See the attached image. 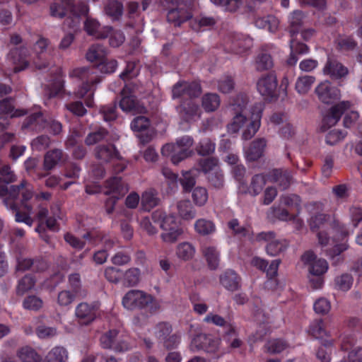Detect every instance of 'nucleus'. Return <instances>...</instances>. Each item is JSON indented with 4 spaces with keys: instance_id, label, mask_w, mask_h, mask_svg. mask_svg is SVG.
I'll use <instances>...</instances> for the list:
<instances>
[{
    "instance_id": "1",
    "label": "nucleus",
    "mask_w": 362,
    "mask_h": 362,
    "mask_svg": "<svg viewBox=\"0 0 362 362\" xmlns=\"http://www.w3.org/2000/svg\"><path fill=\"white\" fill-rule=\"evenodd\" d=\"M117 67L115 59H109L107 57L97 64V66L79 67L73 69L69 73L71 78H77L82 81L81 86L75 91L76 98H84L85 104L88 107L94 105V93L96 85L101 81L98 71L103 74H112Z\"/></svg>"
},
{
    "instance_id": "2",
    "label": "nucleus",
    "mask_w": 362,
    "mask_h": 362,
    "mask_svg": "<svg viewBox=\"0 0 362 362\" xmlns=\"http://www.w3.org/2000/svg\"><path fill=\"white\" fill-rule=\"evenodd\" d=\"M33 196L31 185L25 180H23L19 185H0V198L7 208L15 213V221L24 223L31 226L33 220L30 217L33 210L31 205L28 204Z\"/></svg>"
},
{
    "instance_id": "3",
    "label": "nucleus",
    "mask_w": 362,
    "mask_h": 362,
    "mask_svg": "<svg viewBox=\"0 0 362 362\" xmlns=\"http://www.w3.org/2000/svg\"><path fill=\"white\" fill-rule=\"evenodd\" d=\"M248 103V98L244 93H240L233 99L231 104L233 110L235 112L233 121L228 125V131L230 133H237L243 127L246 128L242 134L243 140L251 139L257 132L261 124L262 108L255 106L252 109L251 117L248 119L243 112Z\"/></svg>"
},
{
    "instance_id": "4",
    "label": "nucleus",
    "mask_w": 362,
    "mask_h": 362,
    "mask_svg": "<svg viewBox=\"0 0 362 362\" xmlns=\"http://www.w3.org/2000/svg\"><path fill=\"white\" fill-rule=\"evenodd\" d=\"M331 230L332 233V239H330L327 232L320 230L317 233L318 241L322 247H326L328 245H332V248L325 250L326 255L331 258L337 257L339 259L340 254L348 248L346 238L349 235V232L346 226L338 221H333Z\"/></svg>"
},
{
    "instance_id": "5",
    "label": "nucleus",
    "mask_w": 362,
    "mask_h": 362,
    "mask_svg": "<svg viewBox=\"0 0 362 362\" xmlns=\"http://www.w3.org/2000/svg\"><path fill=\"white\" fill-rule=\"evenodd\" d=\"M122 305L129 310H140L146 317L156 314L160 308V302L151 294L141 290L129 291L122 298Z\"/></svg>"
},
{
    "instance_id": "6",
    "label": "nucleus",
    "mask_w": 362,
    "mask_h": 362,
    "mask_svg": "<svg viewBox=\"0 0 362 362\" xmlns=\"http://www.w3.org/2000/svg\"><path fill=\"white\" fill-rule=\"evenodd\" d=\"M167 11V21L174 26H180L192 18L193 0H163Z\"/></svg>"
},
{
    "instance_id": "7",
    "label": "nucleus",
    "mask_w": 362,
    "mask_h": 362,
    "mask_svg": "<svg viewBox=\"0 0 362 362\" xmlns=\"http://www.w3.org/2000/svg\"><path fill=\"white\" fill-rule=\"evenodd\" d=\"M194 143L192 136L185 135L177 139L175 144H166L161 148L163 156L170 157L172 163L177 165L192 154L191 147Z\"/></svg>"
},
{
    "instance_id": "8",
    "label": "nucleus",
    "mask_w": 362,
    "mask_h": 362,
    "mask_svg": "<svg viewBox=\"0 0 362 362\" xmlns=\"http://www.w3.org/2000/svg\"><path fill=\"white\" fill-rule=\"evenodd\" d=\"M95 158L104 163H111L115 174L123 172L127 168V161L123 158L115 146L112 144H100L95 147Z\"/></svg>"
},
{
    "instance_id": "9",
    "label": "nucleus",
    "mask_w": 362,
    "mask_h": 362,
    "mask_svg": "<svg viewBox=\"0 0 362 362\" xmlns=\"http://www.w3.org/2000/svg\"><path fill=\"white\" fill-rule=\"evenodd\" d=\"M63 4L69 13V16L64 20V28L76 31L80 26L81 16L88 13V6L86 2L78 0H63Z\"/></svg>"
},
{
    "instance_id": "10",
    "label": "nucleus",
    "mask_w": 362,
    "mask_h": 362,
    "mask_svg": "<svg viewBox=\"0 0 362 362\" xmlns=\"http://www.w3.org/2000/svg\"><path fill=\"white\" fill-rule=\"evenodd\" d=\"M172 332V325L167 322H160L154 328V334L158 343L168 350L177 348L181 341V335Z\"/></svg>"
},
{
    "instance_id": "11",
    "label": "nucleus",
    "mask_w": 362,
    "mask_h": 362,
    "mask_svg": "<svg viewBox=\"0 0 362 362\" xmlns=\"http://www.w3.org/2000/svg\"><path fill=\"white\" fill-rule=\"evenodd\" d=\"M257 242L264 241L266 245L267 253L275 257L284 252L288 246V243L285 239H276V233L273 231L261 232L256 235Z\"/></svg>"
},
{
    "instance_id": "12",
    "label": "nucleus",
    "mask_w": 362,
    "mask_h": 362,
    "mask_svg": "<svg viewBox=\"0 0 362 362\" xmlns=\"http://www.w3.org/2000/svg\"><path fill=\"white\" fill-rule=\"evenodd\" d=\"M119 107L124 112H141L144 107L141 106L135 95V86L127 83L120 93Z\"/></svg>"
},
{
    "instance_id": "13",
    "label": "nucleus",
    "mask_w": 362,
    "mask_h": 362,
    "mask_svg": "<svg viewBox=\"0 0 362 362\" xmlns=\"http://www.w3.org/2000/svg\"><path fill=\"white\" fill-rule=\"evenodd\" d=\"M160 228L163 232L160 238L163 242L173 243L180 238L184 233L183 228L180 221L173 215H169L163 223H160Z\"/></svg>"
},
{
    "instance_id": "14",
    "label": "nucleus",
    "mask_w": 362,
    "mask_h": 362,
    "mask_svg": "<svg viewBox=\"0 0 362 362\" xmlns=\"http://www.w3.org/2000/svg\"><path fill=\"white\" fill-rule=\"evenodd\" d=\"M176 111L180 120L188 124L199 119L202 114L199 105L193 99L182 100Z\"/></svg>"
},
{
    "instance_id": "15",
    "label": "nucleus",
    "mask_w": 362,
    "mask_h": 362,
    "mask_svg": "<svg viewBox=\"0 0 362 362\" xmlns=\"http://www.w3.org/2000/svg\"><path fill=\"white\" fill-rule=\"evenodd\" d=\"M278 81L274 72L263 74L257 82V89L264 97L268 99L276 98Z\"/></svg>"
},
{
    "instance_id": "16",
    "label": "nucleus",
    "mask_w": 362,
    "mask_h": 362,
    "mask_svg": "<svg viewBox=\"0 0 362 362\" xmlns=\"http://www.w3.org/2000/svg\"><path fill=\"white\" fill-rule=\"evenodd\" d=\"M252 46V39L240 33L230 34L226 45V49L230 52L242 54Z\"/></svg>"
},
{
    "instance_id": "17",
    "label": "nucleus",
    "mask_w": 362,
    "mask_h": 362,
    "mask_svg": "<svg viewBox=\"0 0 362 362\" xmlns=\"http://www.w3.org/2000/svg\"><path fill=\"white\" fill-rule=\"evenodd\" d=\"M307 209L313 214L310 221L311 230L315 232L325 224L329 216L322 213L324 210V204L321 202H312L308 204Z\"/></svg>"
},
{
    "instance_id": "18",
    "label": "nucleus",
    "mask_w": 362,
    "mask_h": 362,
    "mask_svg": "<svg viewBox=\"0 0 362 362\" xmlns=\"http://www.w3.org/2000/svg\"><path fill=\"white\" fill-rule=\"evenodd\" d=\"M98 309L97 302L90 304L83 302L76 307L75 315L80 324L87 325L95 320Z\"/></svg>"
},
{
    "instance_id": "19",
    "label": "nucleus",
    "mask_w": 362,
    "mask_h": 362,
    "mask_svg": "<svg viewBox=\"0 0 362 362\" xmlns=\"http://www.w3.org/2000/svg\"><path fill=\"white\" fill-rule=\"evenodd\" d=\"M119 332L110 329L100 337V344L104 349H112L117 352L127 351L129 345L127 342L119 339Z\"/></svg>"
},
{
    "instance_id": "20",
    "label": "nucleus",
    "mask_w": 362,
    "mask_h": 362,
    "mask_svg": "<svg viewBox=\"0 0 362 362\" xmlns=\"http://www.w3.org/2000/svg\"><path fill=\"white\" fill-rule=\"evenodd\" d=\"M28 50L25 47H15L10 50L8 59L13 65V72L18 73L28 68Z\"/></svg>"
},
{
    "instance_id": "21",
    "label": "nucleus",
    "mask_w": 362,
    "mask_h": 362,
    "mask_svg": "<svg viewBox=\"0 0 362 362\" xmlns=\"http://www.w3.org/2000/svg\"><path fill=\"white\" fill-rule=\"evenodd\" d=\"M318 98L323 103L332 104L339 100L340 90L338 88L332 86V84L325 81L320 84L315 89Z\"/></svg>"
},
{
    "instance_id": "22",
    "label": "nucleus",
    "mask_w": 362,
    "mask_h": 362,
    "mask_svg": "<svg viewBox=\"0 0 362 362\" xmlns=\"http://www.w3.org/2000/svg\"><path fill=\"white\" fill-rule=\"evenodd\" d=\"M218 341L211 335L204 333L197 334L190 344V349L193 351L203 350L205 352H214L218 347Z\"/></svg>"
},
{
    "instance_id": "23",
    "label": "nucleus",
    "mask_w": 362,
    "mask_h": 362,
    "mask_svg": "<svg viewBox=\"0 0 362 362\" xmlns=\"http://www.w3.org/2000/svg\"><path fill=\"white\" fill-rule=\"evenodd\" d=\"M351 106L349 101H342L334 105L329 110V112L322 119V127L324 130L335 125L340 119L344 112Z\"/></svg>"
},
{
    "instance_id": "24",
    "label": "nucleus",
    "mask_w": 362,
    "mask_h": 362,
    "mask_svg": "<svg viewBox=\"0 0 362 362\" xmlns=\"http://www.w3.org/2000/svg\"><path fill=\"white\" fill-rule=\"evenodd\" d=\"M267 180L272 183H276L281 190L288 189L293 180V176L288 170L274 168L267 174Z\"/></svg>"
},
{
    "instance_id": "25",
    "label": "nucleus",
    "mask_w": 362,
    "mask_h": 362,
    "mask_svg": "<svg viewBox=\"0 0 362 362\" xmlns=\"http://www.w3.org/2000/svg\"><path fill=\"white\" fill-rule=\"evenodd\" d=\"M323 74L332 80H339L346 76L349 70L337 59L328 57L323 68Z\"/></svg>"
},
{
    "instance_id": "26",
    "label": "nucleus",
    "mask_w": 362,
    "mask_h": 362,
    "mask_svg": "<svg viewBox=\"0 0 362 362\" xmlns=\"http://www.w3.org/2000/svg\"><path fill=\"white\" fill-rule=\"evenodd\" d=\"M47 119L41 111L30 114L23 121L22 129H29L36 132H40L47 127Z\"/></svg>"
},
{
    "instance_id": "27",
    "label": "nucleus",
    "mask_w": 362,
    "mask_h": 362,
    "mask_svg": "<svg viewBox=\"0 0 362 362\" xmlns=\"http://www.w3.org/2000/svg\"><path fill=\"white\" fill-rule=\"evenodd\" d=\"M220 284L228 291H235L240 286L241 277L234 270L228 269L219 276Z\"/></svg>"
},
{
    "instance_id": "28",
    "label": "nucleus",
    "mask_w": 362,
    "mask_h": 362,
    "mask_svg": "<svg viewBox=\"0 0 362 362\" xmlns=\"http://www.w3.org/2000/svg\"><path fill=\"white\" fill-rule=\"evenodd\" d=\"M49 40L47 38L40 37L33 46L34 51L36 52L37 59L34 63L38 69H43L49 66L48 61L44 57V53L48 46Z\"/></svg>"
},
{
    "instance_id": "29",
    "label": "nucleus",
    "mask_w": 362,
    "mask_h": 362,
    "mask_svg": "<svg viewBox=\"0 0 362 362\" xmlns=\"http://www.w3.org/2000/svg\"><path fill=\"white\" fill-rule=\"evenodd\" d=\"M267 175L256 174L251 180L250 186L248 187L247 182L244 184L241 192L243 193H249L252 196H257L262 191L267 181Z\"/></svg>"
},
{
    "instance_id": "30",
    "label": "nucleus",
    "mask_w": 362,
    "mask_h": 362,
    "mask_svg": "<svg viewBox=\"0 0 362 362\" xmlns=\"http://www.w3.org/2000/svg\"><path fill=\"white\" fill-rule=\"evenodd\" d=\"M14 98H6L0 100V115L11 117H19L27 114L24 109H16L14 107Z\"/></svg>"
},
{
    "instance_id": "31",
    "label": "nucleus",
    "mask_w": 362,
    "mask_h": 362,
    "mask_svg": "<svg viewBox=\"0 0 362 362\" xmlns=\"http://www.w3.org/2000/svg\"><path fill=\"white\" fill-rule=\"evenodd\" d=\"M223 340L232 349L240 348L243 344V341L239 338L235 323L224 330Z\"/></svg>"
},
{
    "instance_id": "32",
    "label": "nucleus",
    "mask_w": 362,
    "mask_h": 362,
    "mask_svg": "<svg viewBox=\"0 0 362 362\" xmlns=\"http://www.w3.org/2000/svg\"><path fill=\"white\" fill-rule=\"evenodd\" d=\"M254 24L258 28L267 30L270 33H275L279 28V21L274 15H267L262 17H256Z\"/></svg>"
},
{
    "instance_id": "33",
    "label": "nucleus",
    "mask_w": 362,
    "mask_h": 362,
    "mask_svg": "<svg viewBox=\"0 0 362 362\" xmlns=\"http://www.w3.org/2000/svg\"><path fill=\"white\" fill-rule=\"evenodd\" d=\"M64 156V152L61 149L55 148L47 151L44 158V168L47 170H52L65 160Z\"/></svg>"
},
{
    "instance_id": "34",
    "label": "nucleus",
    "mask_w": 362,
    "mask_h": 362,
    "mask_svg": "<svg viewBox=\"0 0 362 362\" xmlns=\"http://www.w3.org/2000/svg\"><path fill=\"white\" fill-rule=\"evenodd\" d=\"M266 146L264 139H257L254 140L246 152V157L248 160L255 161L261 158Z\"/></svg>"
},
{
    "instance_id": "35",
    "label": "nucleus",
    "mask_w": 362,
    "mask_h": 362,
    "mask_svg": "<svg viewBox=\"0 0 362 362\" xmlns=\"http://www.w3.org/2000/svg\"><path fill=\"white\" fill-rule=\"evenodd\" d=\"M86 57L88 61L95 63L94 66L107 57L106 48L100 44H94L88 49Z\"/></svg>"
},
{
    "instance_id": "36",
    "label": "nucleus",
    "mask_w": 362,
    "mask_h": 362,
    "mask_svg": "<svg viewBox=\"0 0 362 362\" xmlns=\"http://www.w3.org/2000/svg\"><path fill=\"white\" fill-rule=\"evenodd\" d=\"M84 30L88 35L97 39H105L108 37V33L100 30L99 22L95 19L87 18L84 22Z\"/></svg>"
},
{
    "instance_id": "37",
    "label": "nucleus",
    "mask_w": 362,
    "mask_h": 362,
    "mask_svg": "<svg viewBox=\"0 0 362 362\" xmlns=\"http://www.w3.org/2000/svg\"><path fill=\"white\" fill-rule=\"evenodd\" d=\"M281 263L280 259L272 260L269 265L267 266L264 271L268 278L265 283V286L270 289H276L278 286V281L276 276L278 273V269Z\"/></svg>"
},
{
    "instance_id": "38",
    "label": "nucleus",
    "mask_w": 362,
    "mask_h": 362,
    "mask_svg": "<svg viewBox=\"0 0 362 362\" xmlns=\"http://www.w3.org/2000/svg\"><path fill=\"white\" fill-rule=\"evenodd\" d=\"M202 253L205 257L209 268L216 270L219 265L220 253L214 246H206L202 248Z\"/></svg>"
},
{
    "instance_id": "39",
    "label": "nucleus",
    "mask_w": 362,
    "mask_h": 362,
    "mask_svg": "<svg viewBox=\"0 0 362 362\" xmlns=\"http://www.w3.org/2000/svg\"><path fill=\"white\" fill-rule=\"evenodd\" d=\"M308 334L315 339L323 341V338L328 336L324 320L322 319H315L311 322L308 328Z\"/></svg>"
},
{
    "instance_id": "40",
    "label": "nucleus",
    "mask_w": 362,
    "mask_h": 362,
    "mask_svg": "<svg viewBox=\"0 0 362 362\" xmlns=\"http://www.w3.org/2000/svg\"><path fill=\"white\" fill-rule=\"evenodd\" d=\"M304 17V13L300 10H295L290 14L288 22L291 37H294L298 33L303 25Z\"/></svg>"
},
{
    "instance_id": "41",
    "label": "nucleus",
    "mask_w": 362,
    "mask_h": 362,
    "mask_svg": "<svg viewBox=\"0 0 362 362\" xmlns=\"http://www.w3.org/2000/svg\"><path fill=\"white\" fill-rule=\"evenodd\" d=\"M177 210L179 216L184 220H191L196 216V211L189 200L178 202Z\"/></svg>"
},
{
    "instance_id": "42",
    "label": "nucleus",
    "mask_w": 362,
    "mask_h": 362,
    "mask_svg": "<svg viewBox=\"0 0 362 362\" xmlns=\"http://www.w3.org/2000/svg\"><path fill=\"white\" fill-rule=\"evenodd\" d=\"M194 230L198 234L205 236L214 233L216 230V226L212 221L199 218L194 223Z\"/></svg>"
},
{
    "instance_id": "43",
    "label": "nucleus",
    "mask_w": 362,
    "mask_h": 362,
    "mask_svg": "<svg viewBox=\"0 0 362 362\" xmlns=\"http://www.w3.org/2000/svg\"><path fill=\"white\" fill-rule=\"evenodd\" d=\"M67 359V350L63 346H55L48 352L44 362H65Z\"/></svg>"
},
{
    "instance_id": "44",
    "label": "nucleus",
    "mask_w": 362,
    "mask_h": 362,
    "mask_svg": "<svg viewBox=\"0 0 362 362\" xmlns=\"http://www.w3.org/2000/svg\"><path fill=\"white\" fill-rule=\"evenodd\" d=\"M333 345L334 341L332 339L322 341V346L317 351V358L322 362H330Z\"/></svg>"
},
{
    "instance_id": "45",
    "label": "nucleus",
    "mask_w": 362,
    "mask_h": 362,
    "mask_svg": "<svg viewBox=\"0 0 362 362\" xmlns=\"http://www.w3.org/2000/svg\"><path fill=\"white\" fill-rule=\"evenodd\" d=\"M202 105L206 112H214L220 105V98L216 93H206L202 97Z\"/></svg>"
},
{
    "instance_id": "46",
    "label": "nucleus",
    "mask_w": 362,
    "mask_h": 362,
    "mask_svg": "<svg viewBox=\"0 0 362 362\" xmlns=\"http://www.w3.org/2000/svg\"><path fill=\"white\" fill-rule=\"evenodd\" d=\"M159 201L154 191H145L141 195V207L144 211H149L158 204Z\"/></svg>"
},
{
    "instance_id": "47",
    "label": "nucleus",
    "mask_w": 362,
    "mask_h": 362,
    "mask_svg": "<svg viewBox=\"0 0 362 362\" xmlns=\"http://www.w3.org/2000/svg\"><path fill=\"white\" fill-rule=\"evenodd\" d=\"M18 356L22 362H41V356L31 347L25 346L18 352Z\"/></svg>"
},
{
    "instance_id": "48",
    "label": "nucleus",
    "mask_w": 362,
    "mask_h": 362,
    "mask_svg": "<svg viewBox=\"0 0 362 362\" xmlns=\"http://www.w3.org/2000/svg\"><path fill=\"white\" fill-rule=\"evenodd\" d=\"M203 321L206 323L212 324L215 326L222 327L224 330L229 327L230 325L234 324V322H232L230 320H228L223 317L213 313H208L204 318Z\"/></svg>"
},
{
    "instance_id": "49",
    "label": "nucleus",
    "mask_w": 362,
    "mask_h": 362,
    "mask_svg": "<svg viewBox=\"0 0 362 362\" xmlns=\"http://www.w3.org/2000/svg\"><path fill=\"white\" fill-rule=\"evenodd\" d=\"M64 88V80L59 74L47 86V94L49 98H54L62 93Z\"/></svg>"
},
{
    "instance_id": "50",
    "label": "nucleus",
    "mask_w": 362,
    "mask_h": 362,
    "mask_svg": "<svg viewBox=\"0 0 362 362\" xmlns=\"http://www.w3.org/2000/svg\"><path fill=\"white\" fill-rule=\"evenodd\" d=\"M195 253V249L192 244L187 242L180 243L176 250V254L178 258L187 261L191 259Z\"/></svg>"
},
{
    "instance_id": "51",
    "label": "nucleus",
    "mask_w": 362,
    "mask_h": 362,
    "mask_svg": "<svg viewBox=\"0 0 362 362\" xmlns=\"http://www.w3.org/2000/svg\"><path fill=\"white\" fill-rule=\"evenodd\" d=\"M108 131L103 128L99 127L98 129L90 132L85 139V143L88 146L94 145L100 141H103L108 135Z\"/></svg>"
},
{
    "instance_id": "52",
    "label": "nucleus",
    "mask_w": 362,
    "mask_h": 362,
    "mask_svg": "<svg viewBox=\"0 0 362 362\" xmlns=\"http://www.w3.org/2000/svg\"><path fill=\"white\" fill-rule=\"evenodd\" d=\"M216 148V144L211 139L205 137L200 140L196 146V151L200 156H209L212 154Z\"/></svg>"
},
{
    "instance_id": "53",
    "label": "nucleus",
    "mask_w": 362,
    "mask_h": 362,
    "mask_svg": "<svg viewBox=\"0 0 362 362\" xmlns=\"http://www.w3.org/2000/svg\"><path fill=\"white\" fill-rule=\"evenodd\" d=\"M35 278L31 274H26L18 281L16 288L18 295H23L27 291L32 289L35 284Z\"/></svg>"
},
{
    "instance_id": "54",
    "label": "nucleus",
    "mask_w": 362,
    "mask_h": 362,
    "mask_svg": "<svg viewBox=\"0 0 362 362\" xmlns=\"http://www.w3.org/2000/svg\"><path fill=\"white\" fill-rule=\"evenodd\" d=\"M256 69L259 71L269 70L273 67L274 63L269 54L262 52L259 54L255 60Z\"/></svg>"
},
{
    "instance_id": "55",
    "label": "nucleus",
    "mask_w": 362,
    "mask_h": 362,
    "mask_svg": "<svg viewBox=\"0 0 362 362\" xmlns=\"http://www.w3.org/2000/svg\"><path fill=\"white\" fill-rule=\"evenodd\" d=\"M105 13L114 19H119L123 13V5L117 0L110 1L105 7Z\"/></svg>"
},
{
    "instance_id": "56",
    "label": "nucleus",
    "mask_w": 362,
    "mask_h": 362,
    "mask_svg": "<svg viewBox=\"0 0 362 362\" xmlns=\"http://www.w3.org/2000/svg\"><path fill=\"white\" fill-rule=\"evenodd\" d=\"M335 42L336 48L340 52L352 51L357 46V42L351 36L339 37Z\"/></svg>"
},
{
    "instance_id": "57",
    "label": "nucleus",
    "mask_w": 362,
    "mask_h": 362,
    "mask_svg": "<svg viewBox=\"0 0 362 362\" xmlns=\"http://www.w3.org/2000/svg\"><path fill=\"white\" fill-rule=\"evenodd\" d=\"M140 274V269L138 268L133 267L127 269L124 274L122 273L124 284L127 286H136L139 282Z\"/></svg>"
},
{
    "instance_id": "58",
    "label": "nucleus",
    "mask_w": 362,
    "mask_h": 362,
    "mask_svg": "<svg viewBox=\"0 0 362 362\" xmlns=\"http://www.w3.org/2000/svg\"><path fill=\"white\" fill-rule=\"evenodd\" d=\"M215 23L216 21L213 17L199 16L191 22V27L194 30L198 32L202 29L204 30L205 28L212 27Z\"/></svg>"
},
{
    "instance_id": "59",
    "label": "nucleus",
    "mask_w": 362,
    "mask_h": 362,
    "mask_svg": "<svg viewBox=\"0 0 362 362\" xmlns=\"http://www.w3.org/2000/svg\"><path fill=\"white\" fill-rule=\"evenodd\" d=\"M99 112L105 122L115 121L117 117L116 102L101 106Z\"/></svg>"
},
{
    "instance_id": "60",
    "label": "nucleus",
    "mask_w": 362,
    "mask_h": 362,
    "mask_svg": "<svg viewBox=\"0 0 362 362\" xmlns=\"http://www.w3.org/2000/svg\"><path fill=\"white\" fill-rule=\"evenodd\" d=\"M151 125L150 119L146 116H137L131 122V129L135 132H142L147 130Z\"/></svg>"
},
{
    "instance_id": "61",
    "label": "nucleus",
    "mask_w": 362,
    "mask_h": 362,
    "mask_svg": "<svg viewBox=\"0 0 362 362\" xmlns=\"http://www.w3.org/2000/svg\"><path fill=\"white\" fill-rule=\"evenodd\" d=\"M315 78L312 76L299 77L296 83V89L300 94L306 93L314 83Z\"/></svg>"
},
{
    "instance_id": "62",
    "label": "nucleus",
    "mask_w": 362,
    "mask_h": 362,
    "mask_svg": "<svg viewBox=\"0 0 362 362\" xmlns=\"http://www.w3.org/2000/svg\"><path fill=\"white\" fill-rule=\"evenodd\" d=\"M288 346V343L281 339H274L269 340L265 345L267 351L271 354L281 353Z\"/></svg>"
},
{
    "instance_id": "63",
    "label": "nucleus",
    "mask_w": 362,
    "mask_h": 362,
    "mask_svg": "<svg viewBox=\"0 0 362 362\" xmlns=\"http://www.w3.org/2000/svg\"><path fill=\"white\" fill-rule=\"evenodd\" d=\"M192 197L194 203L199 206H202L208 200V192L206 188L197 187L193 189Z\"/></svg>"
},
{
    "instance_id": "64",
    "label": "nucleus",
    "mask_w": 362,
    "mask_h": 362,
    "mask_svg": "<svg viewBox=\"0 0 362 362\" xmlns=\"http://www.w3.org/2000/svg\"><path fill=\"white\" fill-rule=\"evenodd\" d=\"M328 269V264L325 259H317L309 267L310 273L313 276H322Z\"/></svg>"
}]
</instances>
